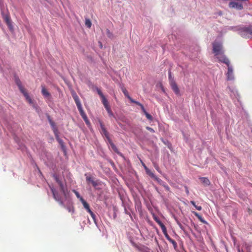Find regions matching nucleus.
Wrapping results in <instances>:
<instances>
[{
    "instance_id": "29",
    "label": "nucleus",
    "mask_w": 252,
    "mask_h": 252,
    "mask_svg": "<svg viewBox=\"0 0 252 252\" xmlns=\"http://www.w3.org/2000/svg\"><path fill=\"white\" fill-rule=\"evenodd\" d=\"M142 112H143V113L145 115L146 118L150 120V121H152L153 120V117L150 114H149L148 113H147L145 109H144V110L142 111Z\"/></svg>"
},
{
    "instance_id": "21",
    "label": "nucleus",
    "mask_w": 252,
    "mask_h": 252,
    "mask_svg": "<svg viewBox=\"0 0 252 252\" xmlns=\"http://www.w3.org/2000/svg\"><path fill=\"white\" fill-rule=\"evenodd\" d=\"M129 100L131 101V102L132 103H135L136 104V105L139 106L142 110V111L144 110V109H145L143 105L140 103V102L137 101H135L134 100V99H133L132 98H131Z\"/></svg>"
},
{
    "instance_id": "16",
    "label": "nucleus",
    "mask_w": 252,
    "mask_h": 252,
    "mask_svg": "<svg viewBox=\"0 0 252 252\" xmlns=\"http://www.w3.org/2000/svg\"><path fill=\"white\" fill-rule=\"evenodd\" d=\"M108 142L110 144L111 148H112V149L117 153H119V151H118V148H117V147L115 146V145L113 143V142H112V140L111 139V138L110 139H109L108 140Z\"/></svg>"
},
{
    "instance_id": "5",
    "label": "nucleus",
    "mask_w": 252,
    "mask_h": 252,
    "mask_svg": "<svg viewBox=\"0 0 252 252\" xmlns=\"http://www.w3.org/2000/svg\"><path fill=\"white\" fill-rule=\"evenodd\" d=\"M50 189H51V191L53 193L54 198L56 201L59 202L60 204L63 205V203L61 200V198L60 196L59 195L58 192L56 191V189L53 187H50Z\"/></svg>"
},
{
    "instance_id": "52",
    "label": "nucleus",
    "mask_w": 252,
    "mask_h": 252,
    "mask_svg": "<svg viewBox=\"0 0 252 252\" xmlns=\"http://www.w3.org/2000/svg\"><path fill=\"white\" fill-rule=\"evenodd\" d=\"M85 123H86V124L87 125H89L90 124V122H89V121L88 120V118H87V119H86V120H84Z\"/></svg>"
},
{
    "instance_id": "10",
    "label": "nucleus",
    "mask_w": 252,
    "mask_h": 252,
    "mask_svg": "<svg viewBox=\"0 0 252 252\" xmlns=\"http://www.w3.org/2000/svg\"><path fill=\"white\" fill-rule=\"evenodd\" d=\"M15 82L17 86L18 87L19 89L20 92L22 93L26 91L24 88L23 87L21 82L19 78H16L15 80Z\"/></svg>"
},
{
    "instance_id": "39",
    "label": "nucleus",
    "mask_w": 252,
    "mask_h": 252,
    "mask_svg": "<svg viewBox=\"0 0 252 252\" xmlns=\"http://www.w3.org/2000/svg\"><path fill=\"white\" fill-rule=\"evenodd\" d=\"M96 90H97V92L98 94L101 97V98L105 97V96L103 95L102 92L101 91V90L97 88Z\"/></svg>"
},
{
    "instance_id": "41",
    "label": "nucleus",
    "mask_w": 252,
    "mask_h": 252,
    "mask_svg": "<svg viewBox=\"0 0 252 252\" xmlns=\"http://www.w3.org/2000/svg\"><path fill=\"white\" fill-rule=\"evenodd\" d=\"M168 74H169V83H170L171 81H174V79H173V78L172 76L171 72L170 70H169L168 71Z\"/></svg>"
},
{
    "instance_id": "3",
    "label": "nucleus",
    "mask_w": 252,
    "mask_h": 252,
    "mask_svg": "<svg viewBox=\"0 0 252 252\" xmlns=\"http://www.w3.org/2000/svg\"><path fill=\"white\" fill-rule=\"evenodd\" d=\"M237 1H232L229 3L230 8H235L237 10H242L243 8L242 1L243 0H236Z\"/></svg>"
},
{
    "instance_id": "49",
    "label": "nucleus",
    "mask_w": 252,
    "mask_h": 252,
    "mask_svg": "<svg viewBox=\"0 0 252 252\" xmlns=\"http://www.w3.org/2000/svg\"><path fill=\"white\" fill-rule=\"evenodd\" d=\"M169 241V242H170L173 245L174 247H177V243L175 242V241H174V240L172 239L171 238H170Z\"/></svg>"
},
{
    "instance_id": "6",
    "label": "nucleus",
    "mask_w": 252,
    "mask_h": 252,
    "mask_svg": "<svg viewBox=\"0 0 252 252\" xmlns=\"http://www.w3.org/2000/svg\"><path fill=\"white\" fill-rule=\"evenodd\" d=\"M227 65L228 67V70L226 73L227 79L228 80H233L234 79V76L232 66L230 64Z\"/></svg>"
},
{
    "instance_id": "37",
    "label": "nucleus",
    "mask_w": 252,
    "mask_h": 252,
    "mask_svg": "<svg viewBox=\"0 0 252 252\" xmlns=\"http://www.w3.org/2000/svg\"><path fill=\"white\" fill-rule=\"evenodd\" d=\"M92 181H94L93 178L91 176H87L86 177V181L89 184L91 183L92 184Z\"/></svg>"
},
{
    "instance_id": "35",
    "label": "nucleus",
    "mask_w": 252,
    "mask_h": 252,
    "mask_svg": "<svg viewBox=\"0 0 252 252\" xmlns=\"http://www.w3.org/2000/svg\"><path fill=\"white\" fill-rule=\"evenodd\" d=\"M50 125L52 128V130L54 131H56L57 130H58V128L56 126V124L54 122H53L51 124H50Z\"/></svg>"
},
{
    "instance_id": "19",
    "label": "nucleus",
    "mask_w": 252,
    "mask_h": 252,
    "mask_svg": "<svg viewBox=\"0 0 252 252\" xmlns=\"http://www.w3.org/2000/svg\"><path fill=\"white\" fill-rule=\"evenodd\" d=\"M82 200L81 201V203H82L84 208L88 211L89 210H91L90 208V206L88 204V203L84 199H82Z\"/></svg>"
},
{
    "instance_id": "31",
    "label": "nucleus",
    "mask_w": 252,
    "mask_h": 252,
    "mask_svg": "<svg viewBox=\"0 0 252 252\" xmlns=\"http://www.w3.org/2000/svg\"><path fill=\"white\" fill-rule=\"evenodd\" d=\"M85 25L89 28H90L91 27L92 23L89 19H85Z\"/></svg>"
},
{
    "instance_id": "48",
    "label": "nucleus",
    "mask_w": 252,
    "mask_h": 252,
    "mask_svg": "<svg viewBox=\"0 0 252 252\" xmlns=\"http://www.w3.org/2000/svg\"><path fill=\"white\" fill-rule=\"evenodd\" d=\"M107 35L108 37L112 38L113 37V34L110 32L109 30H107Z\"/></svg>"
},
{
    "instance_id": "44",
    "label": "nucleus",
    "mask_w": 252,
    "mask_h": 252,
    "mask_svg": "<svg viewBox=\"0 0 252 252\" xmlns=\"http://www.w3.org/2000/svg\"><path fill=\"white\" fill-rule=\"evenodd\" d=\"M90 214V215L91 216V217H92V218L94 220L95 219V214L91 210H89L88 211H87Z\"/></svg>"
},
{
    "instance_id": "14",
    "label": "nucleus",
    "mask_w": 252,
    "mask_h": 252,
    "mask_svg": "<svg viewBox=\"0 0 252 252\" xmlns=\"http://www.w3.org/2000/svg\"><path fill=\"white\" fill-rule=\"evenodd\" d=\"M58 185L60 186L61 191L62 192V193H63V194L64 196H66V194H67L66 190L65 189V188H64L62 182H61L59 183H58Z\"/></svg>"
},
{
    "instance_id": "54",
    "label": "nucleus",
    "mask_w": 252,
    "mask_h": 252,
    "mask_svg": "<svg viewBox=\"0 0 252 252\" xmlns=\"http://www.w3.org/2000/svg\"><path fill=\"white\" fill-rule=\"evenodd\" d=\"M142 165H143V166L144 167V168H145V169H146V168H148L146 166V165H145L143 163H142Z\"/></svg>"
},
{
    "instance_id": "12",
    "label": "nucleus",
    "mask_w": 252,
    "mask_h": 252,
    "mask_svg": "<svg viewBox=\"0 0 252 252\" xmlns=\"http://www.w3.org/2000/svg\"><path fill=\"white\" fill-rule=\"evenodd\" d=\"M22 94H23V95H24V96L26 98V99L27 100V101L30 104H33V101L32 100V98L30 97V96L29 95L28 93L26 92V91H25V92H24L23 93H22Z\"/></svg>"
},
{
    "instance_id": "25",
    "label": "nucleus",
    "mask_w": 252,
    "mask_h": 252,
    "mask_svg": "<svg viewBox=\"0 0 252 252\" xmlns=\"http://www.w3.org/2000/svg\"><path fill=\"white\" fill-rule=\"evenodd\" d=\"M156 220L161 227L162 232L165 231V229H166V228L165 226L163 224V223L161 221L158 220L157 219Z\"/></svg>"
},
{
    "instance_id": "1",
    "label": "nucleus",
    "mask_w": 252,
    "mask_h": 252,
    "mask_svg": "<svg viewBox=\"0 0 252 252\" xmlns=\"http://www.w3.org/2000/svg\"><path fill=\"white\" fill-rule=\"evenodd\" d=\"M239 34L244 38H251L252 37V27H243L237 28Z\"/></svg>"
},
{
    "instance_id": "15",
    "label": "nucleus",
    "mask_w": 252,
    "mask_h": 252,
    "mask_svg": "<svg viewBox=\"0 0 252 252\" xmlns=\"http://www.w3.org/2000/svg\"><path fill=\"white\" fill-rule=\"evenodd\" d=\"M108 142L110 144L111 148H112V149L117 153H119V151H118V148H117V147L115 146V145L113 143V142H112V140L111 139V138L110 139H109L108 140Z\"/></svg>"
},
{
    "instance_id": "13",
    "label": "nucleus",
    "mask_w": 252,
    "mask_h": 252,
    "mask_svg": "<svg viewBox=\"0 0 252 252\" xmlns=\"http://www.w3.org/2000/svg\"><path fill=\"white\" fill-rule=\"evenodd\" d=\"M42 94L46 97H48L50 96V94L47 91V90L45 88L44 86H42V91H41Z\"/></svg>"
},
{
    "instance_id": "7",
    "label": "nucleus",
    "mask_w": 252,
    "mask_h": 252,
    "mask_svg": "<svg viewBox=\"0 0 252 252\" xmlns=\"http://www.w3.org/2000/svg\"><path fill=\"white\" fill-rule=\"evenodd\" d=\"M100 127H101V129L103 134L105 135V136L107 138V140H108L109 139H110V138L109 137V133L107 131L104 125L102 122H100Z\"/></svg>"
},
{
    "instance_id": "2",
    "label": "nucleus",
    "mask_w": 252,
    "mask_h": 252,
    "mask_svg": "<svg viewBox=\"0 0 252 252\" xmlns=\"http://www.w3.org/2000/svg\"><path fill=\"white\" fill-rule=\"evenodd\" d=\"M213 52L214 55H218L223 52L222 44L219 42L215 41L213 43Z\"/></svg>"
},
{
    "instance_id": "36",
    "label": "nucleus",
    "mask_w": 252,
    "mask_h": 252,
    "mask_svg": "<svg viewBox=\"0 0 252 252\" xmlns=\"http://www.w3.org/2000/svg\"><path fill=\"white\" fill-rule=\"evenodd\" d=\"M58 142H59V143L60 144L62 148L63 149V150H64L65 149V146L64 145V143H63V141L62 139H60V140H59L58 141Z\"/></svg>"
},
{
    "instance_id": "9",
    "label": "nucleus",
    "mask_w": 252,
    "mask_h": 252,
    "mask_svg": "<svg viewBox=\"0 0 252 252\" xmlns=\"http://www.w3.org/2000/svg\"><path fill=\"white\" fill-rule=\"evenodd\" d=\"M3 18H4V20L5 23H6L7 26L8 27L9 29L10 30H11L12 29V25L11 24L10 17L7 15H5L4 16Z\"/></svg>"
},
{
    "instance_id": "45",
    "label": "nucleus",
    "mask_w": 252,
    "mask_h": 252,
    "mask_svg": "<svg viewBox=\"0 0 252 252\" xmlns=\"http://www.w3.org/2000/svg\"><path fill=\"white\" fill-rule=\"evenodd\" d=\"M72 96L75 101L79 100V97L75 93L72 94Z\"/></svg>"
},
{
    "instance_id": "20",
    "label": "nucleus",
    "mask_w": 252,
    "mask_h": 252,
    "mask_svg": "<svg viewBox=\"0 0 252 252\" xmlns=\"http://www.w3.org/2000/svg\"><path fill=\"white\" fill-rule=\"evenodd\" d=\"M129 100L131 101V102L132 103H135L136 104V105L139 106L142 110V111L144 110V109H145L143 105L140 103V102L137 101H135L134 100V99H133L132 98H131Z\"/></svg>"
},
{
    "instance_id": "26",
    "label": "nucleus",
    "mask_w": 252,
    "mask_h": 252,
    "mask_svg": "<svg viewBox=\"0 0 252 252\" xmlns=\"http://www.w3.org/2000/svg\"><path fill=\"white\" fill-rule=\"evenodd\" d=\"M156 220L161 227L162 232L165 231V229H166V228L165 226L163 224V223L161 221L158 220L157 219Z\"/></svg>"
},
{
    "instance_id": "38",
    "label": "nucleus",
    "mask_w": 252,
    "mask_h": 252,
    "mask_svg": "<svg viewBox=\"0 0 252 252\" xmlns=\"http://www.w3.org/2000/svg\"><path fill=\"white\" fill-rule=\"evenodd\" d=\"M53 177L56 181V182L58 184L60 182H62L60 179L59 176L56 174H54Z\"/></svg>"
},
{
    "instance_id": "47",
    "label": "nucleus",
    "mask_w": 252,
    "mask_h": 252,
    "mask_svg": "<svg viewBox=\"0 0 252 252\" xmlns=\"http://www.w3.org/2000/svg\"><path fill=\"white\" fill-rule=\"evenodd\" d=\"M162 232L164 234V235H165V237L167 238V239L169 241L171 238L168 235L167 232V230L165 229V231H164V232Z\"/></svg>"
},
{
    "instance_id": "34",
    "label": "nucleus",
    "mask_w": 252,
    "mask_h": 252,
    "mask_svg": "<svg viewBox=\"0 0 252 252\" xmlns=\"http://www.w3.org/2000/svg\"><path fill=\"white\" fill-rule=\"evenodd\" d=\"M146 172L151 177L154 178L155 177L154 174L148 168L146 169Z\"/></svg>"
},
{
    "instance_id": "22",
    "label": "nucleus",
    "mask_w": 252,
    "mask_h": 252,
    "mask_svg": "<svg viewBox=\"0 0 252 252\" xmlns=\"http://www.w3.org/2000/svg\"><path fill=\"white\" fill-rule=\"evenodd\" d=\"M108 115H109V117L110 118H115L116 120H117L116 117L115 116L114 113H113V112L111 110V107H109V108H107V109H106Z\"/></svg>"
},
{
    "instance_id": "30",
    "label": "nucleus",
    "mask_w": 252,
    "mask_h": 252,
    "mask_svg": "<svg viewBox=\"0 0 252 252\" xmlns=\"http://www.w3.org/2000/svg\"><path fill=\"white\" fill-rule=\"evenodd\" d=\"M79 111L80 112V114L81 117L83 119V120H86V119H87V118H87L85 113L83 111V109L79 110Z\"/></svg>"
},
{
    "instance_id": "53",
    "label": "nucleus",
    "mask_w": 252,
    "mask_h": 252,
    "mask_svg": "<svg viewBox=\"0 0 252 252\" xmlns=\"http://www.w3.org/2000/svg\"><path fill=\"white\" fill-rule=\"evenodd\" d=\"M142 165H143V166L144 167V168H145V169H146V168H148L146 166V165H145L143 163H142Z\"/></svg>"
},
{
    "instance_id": "11",
    "label": "nucleus",
    "mask_w": 252,
    "mask_h": 252,
    "mask_svg": "<svg viewBox=\"0 0 252 252\" xmlns=\"http://www.w3.org/2000/svg\"><path fill=\"white\" fill-rule=\"evenodd\" d=\"M199 180L200 182L205 186H209L210 184L209 180L207 178H199Z\"/></svg>"
},
{
    "instance_id": "51",
    "label": "nucleus",
    "mask_w": 252,
    "mask_h": 252,
    "mask_svg": "<svg viewBox=\"0 0 252 252\" xmlns=\"http://www.w3.org/2000/svg\"><path fill=\"white\" fill-rule=\"evenodd\" d=\"M47 118H48V120L49 121L50 124H51L52 123L54 122L49 115H48L47 116Z\"/></svg>"
},
{
    "instance_id": "43",
    "label": "nucleus",
    "mask_w": 252,
    "mask_h": 252,
    "mask_svg": "<svg viewBox=\"0 0 252 252\" xmlns=\"http://www.w3.org/2000/svg\"><path fill=\"white\" fill-rule=\"evenodd\" d=\"M90 214V215L91 216V217H92V218L94 220L95 219V214L91 210H89L88 211H87Z\"/></svg>"
},
{
    "instance_id": "27",
    "label": "nucleus",
    "mask_w": 252,
    "mask_h": 252,
    "mask_svg": "<svg viewBox=\"0 0 252 252\" xmlns=\"http://www.w3.org/2000/svg\"><path fill=\"white\" fill-rule=\"evenodd\" d=\"M122 90L124 95L129 100L131 97L129 95L127 91L124 87L122 88Z\"/></svg>"
},
{
    "instance_id": "50",
    "label": "nucleus",
    "mask_w": 252,
    "mask_h": 252,
    "mask_svg": "<svg viewBox=\"0 0 252 252\" xmlns=\"http://www.w3.org/2000/svg\"><path fill=\"white\" fill-rule=\"evenodd\" d=\"M146 128L147 130H148L149 131H150V132H155V131L154 130L153 128H151V127H150L149 126H146Z\"/></svg>"
},
{
    "instance_id": "8",
    "label": "nucleus",
    "mask_w": 252,
    "mask_h": 252,
    "mask_svg": "<svg viewBox=\"0 0 252 252\" xmlns=\"http://www.w3.org/2000/svg\"><path fill=\"white\" fill-rule=\"evenodd\" d=\"M170 86L173 91L177 94H179V89L175 81H171L170 83Z\"/></svg>"
},
{
    "instance_id": "23",
    "label": "nucleus",
    "mask_w": 252,
    "mask_h": 252,
    "mask_svg": "<svg viewBox=\"0 0 252 252\" xmlns=\"http://www.w3.org/2000/svg\"><path fill=\"white\" fill-rule=\"evenodd\" d=\"M190 203L192 204L194 207L197 210L200 211L202 209V207L201 206L198 205V203L196 204V202L193 201H190Z\"/></svg>"
},
{
    "instance_id": "28",
    "label": "nucleus",
    "mask_w": 252,
    "mask_h": 252,
    "mask_svg": "<svg viewBox=\"0 0 252 252\" xmlns=\"http://www.w3.org/2000/svg\"><path fill=\"white\" fill-rule=\"evenodd\" d=\"M66 209L68 210L69 212L71 213L72 214L74 213V207L72 204L68 205L66 207Z\"/></svg>"
},
{
    "instance_id": "46",
    "label": "nucleus",
    "mask_w": 252,
    "mask_h": 252,
    "mask_svg": "<svg viewBox=\"0 0 252 252\" xmlns=\"http://www.w3.org/2000/svg\"><path fill=\"white\" fill-rule=\"evenodd\" d=\"M92 184L94 188L96 187L98 185V183L97 181H92Z\"/></svg>"
},
{
    "instance_id": "18",
    "label": "nucleus",
    "mask_w": 252,
    "mask_h": 252,
    "mask_svg": "<svg viewBox=\"0 0 252 252\" xmlns=\"http://www.w3.org/2000/svg\"><path fill=\"white\" fill-rule=\"evenodd\" d=\"M102 99V102L105 107V109H107V108L110 107L109 102L107 101L106 98L105 97L101 98Z\"/></svg>"
},
{
    "instance_id": "33",
    "label": "nucleus",
    "mask_w": 252,
    "mask_h": 252,
    "mask_svg": "<svg viewBox=\"0 0 252 252\" xmlns=\"http://www.w3.org/2000/svg\"><path fill=\"white\" fill-rule=\"evenodd\" d=\"M73 192L75 194L76 197H77V198H78L80 201H81L82 200V199H83L82 197H81L80 195V194L79 193V192L78 191H77L76 190H73Z\"/></svg>"
},
{
    "instance_id": "24",
    "label": "nucleus",
    "mask_w": 252,
    "mask_h": 252,
    "mask_svg": "<svg viewBox=\"0 0 252 252\" xmlns=\"http://www.w3.org/2000/svg\"><path fill=\"white\" fill-rule=\"evenodd\" d=\"M191 212L194 214L195 216L197 217V218L199 220L203 223L205 222V221L203 220V219L202 218V217L197 213L195 212V211L191 210Z\"/></svg>"
},
{
    "instance_id": "42",
    "label": "nucleus",
    "mask_w": 252,
    "mask_h": 252,
    "mask_svg": "<svg viewBox=\"0 0 252 252\" xmlns=\"http://www.w3.org/2000/svg\"><path fill=\"white\" fill-rule=\"evenodd\" d=\"M90 214V215L91 216V217H92V218L94 220L95 219V214L91 210H89L88 211H87Z\"/></svg>"
},
{
    "instance_id": "32",
    "label": "nucleus",
    "mask_w": 252,
    "mask_h": 252,
    "mask_svg": "<svg viewBox=\"0 0 252 252\" xmlns=\"http://www.w3.org/2000/svg\"><path fill=\"white\" fill-rule=\"evenodd\" d=\"M75 103H76V104L77 105V108H78V110L83 109L82 107V105H81V102L80 101V99L77 100V101H75Z\"/></svg>"
},
{
    "instance_id": "40",
    "label": "nucleus",
    "mask_w": 252,
    "mask_h": 252,
    "mask_svg": "<svg viewBox=\"0 0 252 252\" xmlns=\"http://www.w3.org/2000/svg\"><path fill=\"white\" fill-rule=\"evenodd\" d=\"M54 133L55 135L56 139H57V141H58L59 140H60L61 139L59 135L58 130H57L56 131H54Z\"/></svg>"
},
{
    "instance_id": "55",
    "label": "nucleus",
    "mask_w": 252,
    "mask_h": 252,
    "mask_svg": "<svg viewBox=\"0 0 252 252\" xmlns=\"http://www.w3.org/2000/svg\"><path fill=\"white\" fill-rule=\"evenodd\" d=\"M100 46H101V47H102V45L101 43H100Z\"/></svg>"
},
{
    "instance_id": "4",
    "label": "nucleus",
    "mask_w": 252,
    "mask_h": 252,
    "mask_svg": "<svg viewBox=\"0 0 252 252\" xmlns=\"http://www.w3.org/2000/svg\"><path fill=\"white\" fill-rule=\"evenodd\" d=\"M216 58L220 62L223 63L226 65L230 64L229 60L224 55L223 52L218 54V55H215Z\"/></svg>"
},
{
    "instance_id": "17",
    "label": "nucleus",
    "mask_w": 252,
    "mask_h": 252,
    "mask_svg": "<svg viewBox=\"0 0 252 252\" xmlns=\"http://www.w3.org/2000/svg\"><path fill=\"white\" fill-rule=\"evenodd\" d=\"M108 142L110 144L111 148H112V149L117 153H119V151H118V148H117V147L115 146V145L113 143V142H112V140L111 139V138L110 139H109L108 140Z\"/></svg>"
}]
</instances>
